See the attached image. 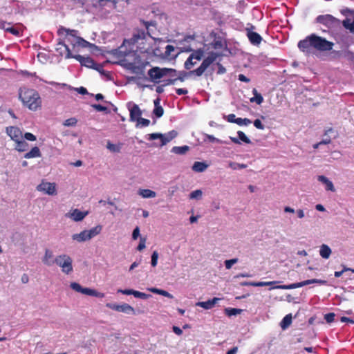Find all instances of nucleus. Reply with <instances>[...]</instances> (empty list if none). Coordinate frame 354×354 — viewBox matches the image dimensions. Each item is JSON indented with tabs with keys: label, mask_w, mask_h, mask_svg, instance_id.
Here are the masks:
<instances>
[{
	"label": "nucleus",
	"mask_w": 354,
	"mask_h": 354,
	"mask_svg": "<svg viewBox=\"0 0 354 354\" xmlns=\"http://www.w3.org/2000/svg\"><path fill=\"white\" fill-rule=\"evenodd\" d=\"M334 44L325 38L312 34L301 40L298 44L300 50L306 53H310L313 49L319 51L330 50Z\"/></svg>",
	"instance_id": "1"
},
{
	"label": "nucleus",
	"mask_w": 354,
	"mask_h": 354,
	"mask_svg": "<svg viewBox=\"0 0 354 354\" xmlns=\"http://www.w3.org/2000/svg\"><path fill=\"white\" fill-rule=\"evenodd\" d=\"M79 32L77 30L66 28L64 26H59L57 30V35L60 37L59 41L65 44L64 40H66L75 50L79 48H86L91 45L88 41L80 37Z\"/></svg>",
	"instance_id": "2"
},
{
	"label": "nucleus",
	"mask_w": 354,
	"mask_h": 354,
	"mask_svg": "<svg viewBox=\"0 0 354 354\" xmlns=\"http://www.w3.org/2000/svg\"><path fill=\"white\" fill-rule=\"evenodd\" d=\"M19 98L23 104L31 111L41 107V100L37 91L34 89L23 88L19 90Z\"/></svg>",
	"instance_id": "3"
},
{
	"label": "nucleus",
	"mask_w": 354,
	"mask_h": 354,
	"mask_svg": "<svg viewBox=\"0 0 354 354\" xmlns=\"http://www.w3.org/2000/svg\"><path fill=\"white\" fill-rule=\"evenodd\" d=\"M62 48H64V50L65 58H75L81 64L82 66H86L87 68H95V63L91 57H84L80 55H73L71 50L69 48L68 45H66L62 41L57 43V47L56 50H62ZM60 54L63 55V52L60 51Z\"/></svg>",
	"instance_id": "4"
},
{
	"label": "nucleus",
	"mask_w": 354,
	"mask_h": 354,
	"mask_svg": "<svg viewBox=\"0 0 354 354\" xmlns=\"http://www.w3.org/2000/svg\"><path fill=\"white\" fill-rule=\"evenodd\" d=\"M218 57V54L217 53L212 52L209 54V55L205 57L199 67L196 69L190 71L188 73L185 72L180 73V75L176 78L177 80H180V82H183L185 80V77L189 75H194L196 76L200 77L203 73L206 71V69L216 60Z\"/></svg>",
	"instance_id": "5"
},
{
	"label": "nucleus",
	"mask_w": 354,
	"mask_h": 354,
	"mask_svg": "<svg viewBox=\"0 0 354 354\" xmlns=\"http://www.w3.org/2000/svg\"><path fill=\"white\" fill-rule=\"evenodd\" d=\"M176 71L173 68H160L158 66L152 67L148 71V75L151 82L158 83L159 80L167 75H172L171 73L176 74Z\"/></svg>",
	"instance_id": "6"
},
{
	"label": "nucleus",
	"mask_w": 354,
	"mask_h": 354,
	"mask_svg": "<svg viewBox=\"0 0 354 354\" xmlns=\"http://www.w3.org/2000/svg\"><path fill=\"white\" fill-rule=\"evenodd\" d=\"M102 230V226L100 225L90 229L89 230H83L79 234H74L72 239L77 242H84L91 239L94 236L98 235Z\"/></svg>",
	"instance_id": "7"
},
{
	"label": "nucleus",
	"mask_w": 354,
	"mask_h": 354,
	"mask_svg": "<svg viewBox=\"0 0 354 354\" xmlns=\"http://www.w3.org/2000/svg\"><path fill=\"white\" fill-rule=\"evenodd\" d=\"M55 263L62 268V271L68 274L73 271V260L67 254H61L56 257Z\"/></svg>",
	"instance_id": "8"
},
{
	"label": "nucleus",
	"mask_w": 354,
	"mask_h": 354,
	"mask_svg": "<svg viewBox=\"0 0 354 354\" xmlns=\"http://www.w3.org/2000/svg\"><path fill=\"white\" fill-rule=\"evenodd\" d=\"M177 135H178L177 131H176L174 130H172L165 134H162L160 133H152L148 134L147 139L149 140L160 139V146L162 147V146L167 145L168 142H169L174 138H175L177 136Z\"/></svg>",
	"instance_id": "9"
},
{
	"label": "nucleus",
	"mask_w": 354,
	"mask_h": 354,
	"mask_svg": "<svg viewBox=\"0 0 354 354\" xmlns=\"http://www.w3.org/2000/svg\"><path fill=\"white\" fill-rule=\"evenodd\" d=\"M316 21L329 28L336 27L340 24V21L330 15H319L316 18Z\"/></svg>",
	"instance_id": "10"
},
{
	"label": "nucleus",
	"mask_w": 354,
	"mask_h": 354,
	"mask_svg": "<svg viewBox=\"0 0 354 354\" xmlns=\"http://www.w3.org/2000/svg\"><path fill=\"white\" fill-rule=\"evenodd\" d=\"M147 29V32L143 30H138L136 33L133 34V37L131 39L132 43L138 42L140 39H145L147 35H150L149 26H154L153 21H145L144 20L140 21Z\"/></svg>",
	"instance_id": "11"
},
{
	"label": "nucleus",
	"mask_w": 354,
	"mask_h": 354,
	"mask_svg": "<svg viewBox=\"0 0 354 354\" xmlns=\"http://www.w3.org/2000/svg\"><path fill=\"white\" fill-rule=\"evenodd\" d=\"M37 190L48 195L53 196L57 194L55 183H48L44 180H42L41 183L37 185Z\"/></svg>",
	"instance_id": "12"
},
{
	"label": "nucleus",
	"mask_w": 354,
	"mask_h": 354,
	"mask_svg": "<svg viewBox=\"0 0 354 354\" xmlns=\"http://www.w3.org/2000/svg\"><path fill=\"white\" fill-rule=\"evenodd\" d=\"M106 306L110 309L118 312H122L127 314H134L135 310L128 304H117L113 303H107Z\"/></svg>",
	"instance_id": "13"
},
{
	"label": "nucleus",
	"mask_w": 354,
	"mask_h": 354,
	"mask_svg": "<svg viewBox=\"0 0 354 354\" xmlns=\"http://www.w3.org/2000/svg\"><path fill=\"white\" fill-rule=\"evenodd\" d=\"M127 107L129 111L130 120L138 121L142 115V111L138 105L130 102L127 103Z\"/></svg>",
	"instance_id": "14"
},
{
	"label": "nucleus",
	"mask_w": 354,
	"mask_h": 354,
	"mask_svg": "<svg viewBox=\"0 0 354 354\" xmlns=\"http://www.w3.org/2000/svg\"><path fill=\"white\" fill-rule=\"evenodd\" d=\"M6 132L10 136V139L14 142L18 141L21 138H23L22 131L17 127H8L6 128Z\"/></svg>",
	"instance_id": "15"
},
{
	"label": "nucleus",
	"mask_w": 354,
	"mask_h": 354,
	"mask_svg": "<svg viewBox=\"0 0 354 354\" xmlns=\"http://www.w3.org/2000/svg\"><path fill=\"white\" fill-rule=\"evenodd\" d=\"M327 281L326 280L322 279H308L306 280L299 283H295L289 284V289H293L299 287H301L306 285H309L312 283H318L319 285H325L326 284Z\"/></svg>",
	"instance_id": "16"
},
{
	"label": "nucleus",
	"mask_w": 354,
	"mask_h": 354,
	"mask_svg": "<svg viewBox=\"0 0 354 354\" xmlns=\"http://www.w3.org/2000/svg\"><path fill=\"white\" fill-rule=\"evenodd\" d=\"M247 36L250 43L254 46L259 45L262 41V37L259 33L253 32L248 28L247 29Z\"/></svg>",
	"instance_id": "17"
},
{
	"label": "nucleus",
	"mask_w": 354,
	"mask_h": 354,
	"mask_svg": "<svg viewBox=\"0 0 354 354\" xmlns=\"http://www.w3.org/2000/svg\"><path fill=\"white\" fill-rule=\"evenodd\" d=\"M88 214V212H82L78 209H75L70 213V217L75 221H81Z\"/></svg>",
	"instance_id": "18"
},
{
	"label": "nucleus",
	"mask_w": 354,
	"mask_h": 354,
	"mask_svg": "<svg viewBox=\"0 0 354 354\" xmlns=\"http://www.w3.org/2000/svg\"><path fill=\"white\" fill-rule=\"evenodd\" d=\"M218 300V298L214 297L213 299H209L206 301H199L196 303V306L202 307L204 309L208 310L212 308Z\"/></svg>",
	"instance_id": "19"
},
{
	"label": "nucleus",
	"mask_w": 354,
	"mask_h": 354,
	"mask_svg": "<svg viewBox=\"0 0 354 354\" xmlns=\"http://www.w3.org/2000/svg\"><path fill=\"white\" fill-rule=\"evenodd\" d=\"M187 52L192 51L190 55L195 59V62L200 61L203 59L204 56V50L203 48H198L197 50H192V48H187L186 50Z\"/></svg>",
	"instance_id": "20"
},
{
	"label": "nucleus",
	"mask_w": 354,
	"mask_h": 354,
	"mask_svg": "<svg viewBox=\"0 0 354 354\" xmlns=\"http://www.w3.org/2000/svg\"><path fill=\"white\" fill-rule=\"evenodd\" d=\"M53 253L51 250L49 249H46L45 250V254L43 257L42 261L43 263L48 266H52L53 263H55V259H53Z\"/></svg>",
	"instance_id": "21"
},
{
	"label": "nucleus",
	"mask_w": 354,
	"mask_h": 354,
	"mask_svg": "<svg viewBox=\"0 0 354 354\" xmlns=\"http://www.w3.org/2000/svg\"><path fill=\"white\" fill-rule=\"evenodd\" d=\"M41 156V153L40 149L38 147H32L30 151L27 152L24 155V158L26 159L33 158H39Z\"/></svg>",
	"instance_id": "22"
},
{
	"label": "nucleus",
	"mask_w": 354,
	"mask_h": 354,
	"mask_svg": "<svg viewBox=\"0 0 354 354\" xmlns=\"http://www.w3.org/2000/svg\"><path fill=\"white\" fill-rule=\"evenodd\" d=\"M318 180L326 185V189L328 191L335 192V189L334 187L333 183L329 180L324 176H318Z\"/></svg>",
	"instance_id": "23"
},
{
	"label": "nucleus",
	"mask_w": 354,
	"mask_h": 354,
	"mask_svg": "<svg viewBox=\"0 0 354 354\" xmlns=\"http://www.w3.org/2000/svg\"><path fill=\"white\" fill-rule=\"evenodd\" d=\"M15 142L16 143L15 149L17 151L19 152H24L28 150L29 145L26 141L23 140V138H21Z\"/></svg>",
	"instance_id": "24"
},
{
	"label": "nucleus",
	"mask_w": 354,
	"mask_h": 354,
	"mask_svg": "<svg viewBox=\"0 0 354 354\" xmlns=\"http://www.w3.org/2000/svg\"><path fill=\"white\" fill-rule=\"evenodd\" d=\"M319 254L324 259H328L331 254V249L328 245L322 244L320 247Z\"/></svg>",
	"instance_id": "25"
},
{
	"label": "nucleus",
	"mask_w": 354,
	"mask_h": 354,
	"mask_svg": "<svg viewBox=\"0 0 354 354\" xmlns=\"http://www.w3.org/2000/svg\"><path fill=\"white\" fill-rule=\"evenodd\" d=\"M147 290L149 291H150L151 292L156 293V294H158L160 295H162L164 297H168L170 299H172L174 297V296L171 294H170L169 292H167L165 290L158 289L157 288H149Z\"/></svg>",
	"instance_id": "26"
},
{
	"label": "nucleus",
	"mask_w": 354,
	"mask_h": 354,
	"mask_svg": "<svg viewBox=\"0 0 354 354\" xmlns=\"http://www.w3.org/2000/svg\"><path fill=\"white\" fill-rule=\"evenodd\" d=\"M208 165L203 162H195L192 166V170L196 172H203L207 168Z\"/></svg>",
	"instance_id": "27"
},
{
	"label": "nucleus",
	"mask_w": 354,
	"mask_h": 354,
	"mask_svg": "<svg viewBox=\"0 0 354 354\" xmlns=\"http://www.w3.org/2000/svg\"><path fill=\"white\" fill-rule=\"evenodd\" d=\"M70 286L75 291L87 295L88 288H83L80 286V284L76 282L71 283Z\"/></svg>",
	"instance_id": "28"
},
{
	"label": "nucleus",
	"mask_w": 354,
	"mask_h": 354,
	"mask_svg": "<svg viewBox=\"0 0 354 354\" xmlns=\"http://www.w3.org/2000/svg\"><path fill=\"white\" fill-rule=\"evenodd\" d=\"M139 194L145 198H154L156 196V193L155 192L148 189H140Z\"/></svg>",
	"instance_id": "29"
},
{
	"label": "nucleus",
	"mask_w": 354,
	"mask_h": 354,
	"mask_svg": "<svg viewBox=\"0 0 354 354\" xmlns=\"http://www.w3.org/2000/svg\"><path fill=\"white\" fill-rule=\"evenodd\" d=\"M252 93L254 94V97L250 98V102H256L257 104H261L263 101L262 95L258 93L256 88L253 89Z\"/></svg>",
	"instance_id": "30"
},
{
	"label": "nucleus",
	"mask_w": 354,
	"mask_h": 354,
	"mask_svg": "<svg viewBox=\"0 0 354 354\" xmlns=\"http://www.w3.org/2000/svg\"><path fill=\"white\" fill-rule=\"evenodd\" d=\"M189 147L187 145L182 147H174L171 149V152L176 154H185L189 150Z\"/></svg>",
	"instance_id": "31"
},
{
	"label": "nucleus",
	"mask_w": 354,
	"mask_h": 354,
	"mask_svg": "<svg viewBox=\"0 0 354 354\" xmlns=\"http://www.w3.org/2000/svg\"><path fill=\"white\" fill-rule=\"evenodd\" d=\"M242 312L241 309L234 308H227L225 309V315L231 317L233 315H236L240 314Z\"/></svg>",
	"instance_id": "32"
},
{
	"label": "nucleus",
	"mask_w": 354,
	"mask_h": 354,
	"mask_svg": "<svg viewBox=\"0 0 354 354\" xmlns=\"http://www.w3.org/2000/svg\"><path fill=\"white\" fill-rule=\"evenodd\" d=\"M106 147L112 152H120L121 150V145H115L110 142H107Z\"/></svg>",
	"instance_id": "33"
},
{
	"label": "nucleus",
	"mask_w": 354,
	"mask_h": 354,
	"mask_svg": "<svg viewBox=\"0 0 354 354\" xmlns=\"http://www.w3.org/2000/svg\"><path fill=\"white\" fill-rule=\"evenodd\" d=\"M251 120L248 118H237V120L235 121V123L239 126H247L251 124Z\"/></svg>",
	"instance_id": "34"
},
{
	"label": "nucleus",
	"mask_w": 354,
	"mask_h": 354,
	"mask_svg": "<svg viewBox=\"0 0 354 354\" xmlns=\"http://www.w3.org/2000/svg\"><path fill=\"white\" fill-rule=\"evenodd\" d=\"M192 59H193V58L189 55V57L187 59L184 64L185 69L190 70L196 64V62H192Z\"/></svg>",
	"instance_id": "35"
},
{
	"label": "nucleus",
	"mask_w": 354,
	"mask_h": 354,
	"mask_svg": "<svg viewBox=\"0 0 354 354\" xmlns=\"http://www.w3.org/2000/svg\"><path fill=\"white\" fill-rule=\"evenodd\" d=\"M87 295L94 296L99 298L104 297V294L100 292H97L94 289L88 288Z\"/></svg>",
	"instance_id": "36"
},
{
	"label": "nucleus",
	"mask_w": 354,
	"mask_h": 354,
	"mask_svg": "<svg viewBox=\"0 0 354 354\" xmlns=\"http://www.w3.org/2000/svg\"><path fill=\"white\" fill-rule=\"evenodd\" d=\"M203 192L201 189H196L192 192L189 194L190 199H199L201 198Z\"/></svg>",
	"instance_id": "37"
},
{
	"label": "nucleus",
	"mask_w": 354,
	"mask_h": 354,
	"mask_svg": "<svg viewBox=\"0 0 354 354\" xmlns=\"http://www.w3.org/2000/svg\"><path fill=\"white\" fill-rule=\"evenodd\" d=\"M237 134H238L239 141L241 140L246 144H249L251 142L250 140L247 137V136L244 133V132H243L241 131H239L237 132Z\"/></svg>",
	"instance_id": "38"
},
{
	"label": "nucleus",
	"mask_w": 354,
	"mask_h": 354,
	"mask_svg": "<svg viewBox=\"0 0 354 354\" xmlns=\"http://www.w3.org/2000/svg\"><path fill=\"white\" fill-rule=\"evenodd\" d=\"M133 296L136 298H140L142 299H147L151 297L150 295L138 290H135Z\"/></svg>",
	"instance_id": "39"
},
{
	"label": "nucleus",
	"mask_w": 354,
	"mask_h": 354,
	"mask_svg": "<svg viewBox=\"0 0 354 354\" xmlns=\"http://www.w3.org/2000/svg\"><path fill=\"white\" fill-rule=\"evenodd\" d=\"M153 113L157 117V118H160L164 114V109L162 107V106H157V107H154V109L153 111Z\"/></svg>",
	"instance_id": "40"
},
{
	"label": "nucleus",
	"mask_w": 354,
	"mask_h": 354,
	"mask_svg": "<svg viewBox=\"0 0 354 354\" xmlns=\"http://www.w3.org/2000/svg\"><path fill=\"white\" fill-rule=\"evenodd\" d=\"M77 122V120L75 118H71L64 121V125L66 127H73L75 126Z\"/></svg>",
	"instance_id": "41"
},
{
	"label": "nucleus",
	"mask_w": 354,
	"mask_h": 354,
	"mask_svg": "<svg viewBox=\"0 0 354 354\" xmlns=\"http://www.w3.org/2000/svg\"><path fill=\"white\" fill-rule=\"evenodd\" d=\"M158 252L157 251H153L151 254V264L153 267H156L158 263Z\"/></svg>",
	"instance_id": "42"
},
{
	"label": "nucleus",
	"mask_w": 354,
	"mask_h": 354,
	"mask_svg": "<svg viewBox=\"0 0 354 354\" xmlns=\"http://www.w3.org/2000/svg\"><path fill=\"white\" fill-rule=\"evenodd\" d=\"M289 213H291V214H296L297 215V217L299 218H302L304 216V212L302 209H297L296 212L295 211L294 209L291 208V207H289Z\"/></svg>",
	"instance_id": "43"
},
{
	"label": "nucleus",
	"mask_w": 354,
	"mask_h": 354,
	"mask_svg": "<svg viewBox=\"0 0 354 354\" xmlns=\"http://www.w3.org/2000/svg\"><path fill=\"white\" fill-rule=\"evenodd\" d=\"M335 314L334 313H329L324 315L326 322L328 324L332 323L335 320Z\"/></svg>",
	"instance_id": "44"
},
{
	"label": "nucleus",
	"mask_w": 354,
	"mask_h": 354,
	"mask_svg": "<svg viewBox=\"0 0 354 354\" xmlns=\"http://www.w3.org/2000/svg\"><path fill=\"white\" fill-rule=\"evenodd\" d=\"M238 262V259H229V260H226L225 261V268L226 269H230L232 268V266Z\"/></svg>",
	"instance_id": "45"
},
{
	"label": "nucleus",
	"mask_w": 354,
	"mask_h": 354,
	"mask_svg": "<svg viewBox=\"0 0 354 354\" xmlns=\"http://www.w3.org/2000/svg\"><path fill=\"white\" fill-rule=\"evenodd\" d=\"M23 138H25L26 140L29 141H35L37 140L36 136L30 132L25 133L23 136Z\"/></svg>",
	"instance_id": "46"
},
{
	"label": "nucleus",
	"mask_w": 354,
	"mask_h": 354,
	"mask_svg": "<svg viewBox=\"0 0 354 354\" xmlns=\"http://www.w3.org/2000/svg\"><path fill=\"white\" fill-rule=\"evenodd\" d=\"M147 239L145 237H141L140 240V243L137 247V250L138 251H142L144 248H145Z\"/></svg>",
	"instance_id": "47"
},
{
	"label": "nucleus",
	"mask_w": 354,
	"mask_h": 354,
	"mask_svg": "<svg viewBox=\"0 0 354 354\" xmlns=\"http://www.w3.org/2000/svg\"><path fill=\"white\" fill-rule=\"evenodd\" d=\"M138 124H140L142 127H147L150 124V120L148 119L140 118L138 121Z\"/></svg>",
	"instance_id": "48"
},
{
	"label": "nucleus",
	"mask_w": 354,
	"mask_h": 354,
	"mask_svg": "<svg viewBox=\"0 0 354 354\" xmlns=\"http://www.w3.org/2000/svg\"><path fill=\"white\" fill-rule=\"evenodd\" d=\"M134 292H135V290H133V289H124V290H122V289H119L118 290V292H120L123 295H134Z\"/></svg>",
	"instance_id": "49"
},
{
	"label": "nucleus",
	"mask_w": 354,
	"mask_h": 354,
	"mask_svg": "<svg viewBox=\"0 0 354 354\" xmlns=\"http://www.w3.org/2000/svg\"><path fill=\"white\" fill-rule=\"evenodd\" d=\"M230 167H232L234 169H245L247 167V165L245 164H240V163H230Z\"/></svg>",
	"instance_id": "50"
},
{
	"label": "nucleus",
	"mask_w": 354,
	"mask_h": 354,
	"mask_svg": "<svg viewBox=\"0 0 354 354\" xmlns=\"http://www.w3.org/2000/svg\"><path fill=\"white\" fill-rule=\"evenodd\" d=\"M6 30L8 32H10L11 34H12L15 36H19L20 35V31L18 29H17V28H15L14 27L8 28L6 29Z\"/></svg>",
	"instance_id": "51"
},
{
	"label": "nucleus",
	"mask_w": 354,
	"mask_h": 354,
	"mask_svg": "<svg viewBox=\"0 0 354 354\" xmlns=\"http://www.w3.org/2000/svg\"><path fill=\"white\" fill-rule=\"evenodd\" d=\"M206 138L207 139L211 142H217V143H223V141H221V140L215 138L214 136L212 135H206Z\"/></svg>",
	"instance_id": "52"
},
{
	"label": "nucleus",
	"mask_w": 354,
	"mask_h": 354,
	"mask_svg": "<svg viewBox=\"0 0 354 354\" xmlns=\"http://www.w3.org/2000/svg\"><path fill=\"white\" fill-rule=\"evenodd\" d=\"M254 126L258 129L262 130L264 129V125L262 124L261 121L259 119H256L254 121Z\"/></svg>",
	"instance_id": "53"
},
{
	"label": "nucleus",
	"mask_w": 354,
	"mask_h": 354,
	"mask_svg": "<svg viewBox=\"0 0 354 354\" xmlns=\"http://www.w3.org/2000/svg\"><path fill=\"white\" fill-rule=\"evenodd\" d=\"M92 106L97 111H106L107 108L101 104H93Z\"/></svg>",
	"instance_id": "54"
},
{
	"label": "nucleus",
	"mask_w": 354,
	"mask_h": 354,
	"mask_svg": "<svg viewBox=\"0 0 354 354\" xmlns=\"http://www.w3.org/2000/svg\"><path fill=\"white\" fill-rule=\"evenodd\" d=\"M175 48L172 45H167L165 47V54L166 55H170L171 52L174 51Z\"/></svg>",
	"instance_id": "55"
},
{
	"label": "nucleus",
	"mask_w": 354,
	"mask_h": 354,
	"mask_svg": "<svg viewBox=\"0 0 354 354\" xmlns=\"http://www.w3.org/2000/svg\"><path fill=\"white\" fill-rule=\"evenodd\" d=\"M281 324V328H282L283 330H285V329H286V328H288V315H286V316L283 318V319H282V321L281 322V324Z\"/></svg>",
	"instance_id": "56"
},
{
	"label": "nucleus",
	"mask_w": 354,
	"mask_h": 354,
	"mask_svg": "<svg viewBox=\"0 0 354 354\" xmlns=\"http://www.w3.org/2000/svg\"><path fill=\"white\" fill-rule=\"evenodd\" d=\"M348 270H350L349 268H346V267L344 266V268H343L342 270H341V271H335V273H334V275L337 278L340 277L344 272L348 271Z\"/></svg>",
	"instance_id": "57"
},
{
	"label": "nucleus",
	"mask_w": 354,
	"mask_h": 354,
	"mask_svg": "<svg viewBox=\"0 0 354 354\" xmlns=\"http://www.w3.org/2000/svg\"><path fill=\"white\" fill-rule=\"evenodd\" d=\"M140 236V228L138 227H136L132 233V238L134 240H136Z\"/></svg>",
	"instance_id": "58"
},
{
	"label": "nucleus",
	"mask_w": 354,
	"mask_h": 354,
	"mask_svg": "<svg viewBox=\"0 0 354 354\" xmlns=\"http://www.w3.org/2000/svg\"><path fill=\"white\" fill-rule=\"evenodd\" d=\"M237 120L236 115L233 113L229 114L227 115V121L231 123H235V121Z\"/></svg>",
	"instance_id": "59"
},
{
	"label": "nucleus",
	"mask_w": 354,
	"mask_h": 354,
	"mask_svg": "<svg viewBox=\"0 0 354 354\" xmlns=\"http://www.w3.org/2000/svg\"><path fill=\"white\" fill-rule=\"evenodd\" d=\"M176 93L178 95H185L188 93V91L186 89V88H177L176 90Z\"/></svg>",
	"instance_id": "60"
},
{
	"label": "nucleus",
	"mask_w": 354,
	"mask_h": 354,
	"mask_svg": "<svg viewBox=\"0 0 354 354\" xmlns=\"http://www.w3.org/2000/svg\"><path fill=\"white\" fill-rule=\"evenodd\" d=\"M238 79L239 80H240L241 82H249L250 80L249 78H248L245 75H244L243 74H239V76H238Z\"/></svg>",
	"instance_id": "61"
},
{
	"label": "nucleus",
	"mask_w": 354,
	"mask_h": 354,
	"mask_svg": "<svg viewBox=\"0 0 354 354\" xmlns=\"http://www.w3.org/2000/svg\"><path fill=\"white\" fill-rule=\"evenodd\" d=\"M176 81H177V79H168L167 80H165L164 81V84H163V86H167V85H170V84H174Z\"/></svg>",
	"instance_id": "62"
},
{
	"label": "nucleus",
	"mask_w": 354,
	"mask_h": 354,
	"mask_svg": "<svg viewBox=\"0 0 354 354\" xmlns=\"http://www.w3.org/2000/svg\"><path fill=\"white\" fill-rule=\"evenodd\" d=\"M173 331L178 335H180L183 334V330L180 328H179L178 326H174L173 328Z\"/></svg>",
	"instance_id": "63"
},
{
	"label": "nucleus",
	"mask_w": 354,
	"mask_h": 354,
	"mask_svg": "<svg viewBox=\"0 0 354 354\" xmlns=\"http://www.w3.org/2000/svg\"><path fill=\"white\" fill-rule=\"evenodd\" d=\"M340 321L342 322L354 323L353 319L344 316L340 317Z\"/></svg>",
	"instance_id": "64"
}]
</instances>
